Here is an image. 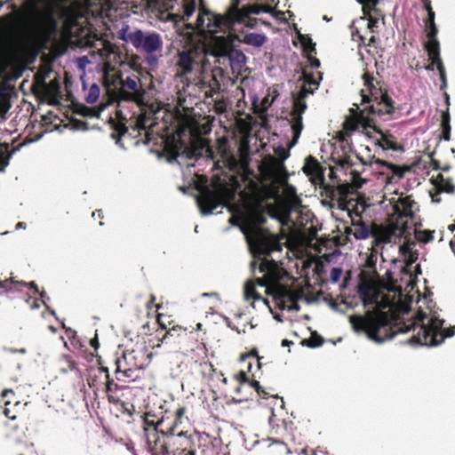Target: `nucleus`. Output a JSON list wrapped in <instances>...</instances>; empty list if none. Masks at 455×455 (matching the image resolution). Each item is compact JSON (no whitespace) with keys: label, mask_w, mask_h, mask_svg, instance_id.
Here are the masks:
<instances>
[{"label":"nucleus","mask_w":455,"mask_h":455,"mask_svg":"<svg viewBox=\"0 0 455 455\" xmlns=\"http://www.w3.org/2000/svg\"><path fill=\"white\" fill-rule=\"evenodd\" d=\"M442 139L448 141L451 139V126H442Z\"/></svg>","instance_id":"4c0bfd02"},{"label":"nucleus","mask_w":455,"mask_h":455,"mask_svg":"<svg viewBox=\"0 0 455 455\" xmlns=\"http://www.w3.org/2000/svg\"><path fill=\"white\" fill-rule=\"evenodd\" d=\"M426 10L427 11V13L430 12H433L430 4H427L426 5Z\"/></svg>","instance_id":"69168bd1"},{"label":"nucleus","mask_w":455,"mask_h":455,"mask_svg":"<svg viewBox=\"0 0 455 455\" xmlns=\"http://www.w3.org/2000/svg\"><path fill=\"white\" fill-rule=\"evenodd\" d=\"M385 179L387 184L392 182L393 177L389 176L388 174H385Z\"/></svg>","instance_id":"6e6d98bb"},{"label":"nucleus","mask_w":455,"mask_h":455,"mask_svg":"<svg viewBox=\"0 0 455 455\" xmlns=\"http://www.w3.org/2000/svg\"><path fill=\"white\" fill-rule=\"evenodd\" d=\"M332 161L335 163L334 166L331 167V172L334 171H339L343 170L347 173V172L349 170V175L351 176V179L349 181L357 188H360L363 186V184L365 182V180L361 178L360 174L355 172V171L350 169L348 161L345 157H336L334 156H331Z\"/></svg>","instance_id":"dca6fc26"},{"label":"nucleus","mask_w":455,"mask_h":455,"mask_svg":"<svg viewBox=\"0 0 455 455\" xmlns=\"http://www.w3.org/2000/svg\"><path fill=\"white\" fill-rule=\"evenodd\" d=\"M249 141L246 138H243L239 143L238 153L240 164L243 168L247 167L249 163Z\"/></svg>","instance_id":"5701e85b"},{"label":"nucleus","mask_w":455,"mask_h":455,"mask_svg":"<svg viewBox=\"0 0 455 455\" xmlns=\"http://www.w3.org/2000/svg\"><path fill=\"white\" fill-rule=\"evenodd\" d=\"M376 256L374 254H371V256L368 258L367 259V266L369 267H371V264L373 262V259L375 258Z\"/></svg>","instance_id":"09e8293b"},{"label":"nucleus","mask_w":455,"mask_h":455,"mask_svg":"<svg viewBox=\"0 0 455 455\" xmlns=\"http://www.w3.org/2000/svg\"><path fill=\"white\" fill-rule=\"evenodd\" d=\"M10 394H12V389H5L4 392H3V396L4 397H6L8 395Z\"/></svg>","instance_id":"4d7b16f0"},{"label":"nucleus","mask_w":455,"mask_h":455,"mask_svg":"<svg viewBox=\"0 0 455 455\" xmlns=\"http://www.w3.org/2000/svg\"><path fill=\"white\" fill-rule=\"evenodd\" d=\"M434 66L436 67V68L439 72L440 79L442 81L441 88L444 89L447 86V78H446V74H445V70H444L443 62H438L437 64H435Z\"/></svg>","instance_id":"7c9ffc66"},{"label":"nucleus","mask_w":455,"mask_h":455,"mask_svg":"<svg viewBox=\"0 0 455 455\" xmlns=\"http://www.w3.org/2000/svg\"><path fill=\"white\" fill-rule=\"evenodd\" d=\"M259 272L264 274V278H258L255 281H249L244 286L245 299H253L254 301H262L266 306L267 301L255 291L257 286L266 287L267 293L272 295L278 306L288 311H299V306L298 299L300 297L299 292L292 291L278 283L282 277L283 269L274 260L267 259H261L259 263Z\"/></svg>","instance_id":"39448f33"},{"label":"nucleus","mask_w":455,"mask_h":455,"mask_svg":"<svg viewBox=\"0 0 455 455\" xmlns=\"http://www.w3.org/2000/svg\"><path fill=\"white\" fill-rule=\"evenodd\" d=\"M426 21H435V12H428V18Z\"/></svg>","instance_id":"603ef678"},{"label":"nucleus","mask_w":455,"mask_h":455,"mask_svg":"<svg viewBox=\"0 0 455 455\" xmlns=\"http://www.w3.org/2000/svg\"><path fill=\"white\" fill-rule=\"evenodd\" d=\"M275 17L277 20H286V18L284 17V12H275Z\"/></svg>","instance_id":"a18cd8bd"},{"label":"nucleus","mask_w":455,"mask_h":455,"mask_svg":"<svg viewBox=\"0 0 455 455\" xmlns=\"http://www.w3.org/2000/svg\"><path fill=\"white\" fill-rule=\"evenodd\" d=\"M323 339L315 332L312 333L309 339H303L301 344L309 347H317L323 345Z\"/></svg>","instance_id":"cd10ccee"},{"label":"nucleus","mask_w":455,"mask_h":455,"mask_svg":"<svg viewBox=\"0 0 455 455\" xmlns=\"http://www.w3.org/2000/svg\"><path fill=\"white\" fill-rule=\"evenodd\" d=\"M100 97V88L96 84H93L88 92V94L85 97V100L87 103L92 104L95 103Z\"/></svg>","instance_id":"c85d7f7f"},{"label":"nucleus","mask_w":455,"mask_h":455,"mask_svg":"<svg viewBox=\"0 0 455 455\" xmlns=\"http://www.w3.org/2000/svg\"><path fill=\"white\" fill-rule=\"evenodd\" d=\"M424 46L427 52L432 66L438 62H442L440 58V44L436 37L428 38Z\"/></svg>","instance_id":"412c9836"},{"label":"nucleus","mask_w":455,"mask_h":455,"mask_svg":"<svg viewBox=\"0 0 455 455\" xmlns=\"http://www.w3.org/2000/svg\"><path fill=\"white\" fill-rule=\"evenodd\" d=\"M148 62L149 64H155V63H156V58H149V59L148 60Z\"/></svg>","instance_id":"e2e57ef3"},{"label":"nucleus","mask_w":455,"mask_h":455,"mask_svg":"<svg viewBox=\"0 0 455 455\" xmlns=\"http://www.w3.org/2000/svg\"><path fill=\"white\" fill-rule=\"evenodd\" d=\"M90 61L86 56L81 57L77 60V65L80 68H84Z\"/></svg>","instance_id":"58836bf2"},{"label":"nucleus","mask_w":455,"mask_h":455,"mask_svg":"<svg viewBox=\"0 0 455 455\" xmlns=\"http://www.w3.org/2000/svg\"><path fill=\"white\" fill-rule=\"evenodd\" d=\"M235 192L223 185L213 189L204 188L197 197V204L203 215L211 214L218 206L228 204L234 199Z\"/></svg>","instance_id":"9d476101"},{"label":"nucleus","mask_w":455,"mask_h":455,"mask_svg":"<svg viewBox=\"0 0 455 455\" xmlns=\"http://www.w3.org/2000/svg\"><path fill=\"white\" fill-rule=\"evenodd\" d=\"M0 164L3 165L2 168H0V171H4V169L8 165V159L0 158Z\"/></svg>","instance_id":"c03bdc74"},{"label":"nucleus","mask_w":455,"mask_h":455,"mask_svg":"<svg viewBox=\"0 0 455 455\" xmlns=\"http://www.w3.org/2000/svg\"><path fill=\"white\" fill-rule=\"evenodd\" d=\"M10 104L8 103L7 99L0 94V115H4L10 109Z\"/></svg>","instance_id":"f704fd0d"},{"label":"nucleus","mask_w":455,"mask_h":455,"mask_svg":"<svg viewBox=\"0 0 455 455\" xmlns=\"http://www.w3.org/2000/svg\"><path fill=\"white\" fill-rule=\"evenodd\" d=\"M97 52L102 61L103 72L106 76H110V73L115 69V66L122 62L116 47L109 43H102L101 48L98 49Z\"/></svg>","instance_id":"4468645a"},{"label":"nucleus","mask_w":455,"mask_h":455,"mask_svg":"<svg viewBox=\"0 0 455 455\" xmlns=\"http://www.w3.org/2000/svg\"><path fill=\"white\" fill-rule=\"evenodd\" d=\"M10 401H6L5 402V408H4V415L9 418L10 419H16V415L14 413L12 412V409L9 408V405H10Z\"/></svg>","instance_id":"c9c22d12"},{"label":"nucleus","mask_w":455,"mask_h":455,"mask_svg":"<svg viewBox=\"0 0 455 455\" xmlns=\"http://www.w3.org/2000/svg\"><path fill=\"white\" fill-rule=\"evenodd\" d=\"M371 164L375 169H379L380 167H386V168L389 169L392 172V173L396 174L399 178L403 176V172L399 171L398 167H396L391 164H387L385 161L376 159L373 162H371Z\"/></svg>","instance_id":"a878e982"},{"label":"nucleus","mask_w":455,"mask_h":455,"mask_svg":"<svg viewBox=\"0 0 455 455\" xmlns=\"http://www.w3.org/2000/svg\"><path fill=\"white\" fill-rule=\"evenodd\" d=\"M203 297H215L217 298V295L215 293H203Z\"/></svg>","instance_id":"052dcab7"},{"label":"nucleus","mask_w":455,"mask_h":455,"mask_svg":"<svg viewBox=\"0 0 455 455\" xmlns=\"http://www.w3.org/2000/svg\"><path fill=\"white\" fill-rule=\"evenodd\" d=\"M434 231L430 230H415L414 237L415 239L423 243H427L434 239Z\"/></svg>","instance_id":"bb28decb"},{"label":"nucleus","mask_w":455,"mask_h":455,"mask_svg":"<svg viewBox=\"0 0 455 455\" xmlns=\"http://www.w3.org/2000/svg\"><path fill=\"white\" fill-rule=\"evenodd\" d=\"M301 454L307 455V448L302 449L301 450Z\"/></svg>","instance_id":"774afa93"},{"label":"nucleus","mask_w":455,"mask_h":455,"mask_svg":"<svg viewBox=\"0 0 455 455\" xmlns=\"http://www.w3.org/2000/svg\"><path fill=\"white\" fill-rule=\"evenodd\" d=\"M267 39L264 34L248 33L243 36L241 41L247 45L259 48L267 42Z\"/></svg>","instance_id":"4be33fe9"},{"label":"nucleus","mask_w":455,"mask_h":455,"mask_svg":"<svg viewBox=\"0 0 455 455\" xmlns=\"http://www.w3.org/2000/svg\"><path fill=\"white\" fill-rule=\"evenodd\" d=\"M7 150H8V145L7 144H3V145L0 146V153L1 154H4Z\"/></svg>","instance_id":"3c124183"},{"label":"nucleus","mask_w":455,"mask_h":455,"mask_svg":"<svg viewBox=\"0 0 455 455\" xmlns=\"http://www.w3.org/2000/svg\"><path fill=\"white\" fill-rule=\"evenodd\" d=\"M185 411H186V410H185V408H183V407H182V408H180V409L177 411V412H176L177 417H178V418H181V417L184 415Z\"/></svg>","instance_id":"49530a36"},{"label":"nucleus","mask_w":455,"mask_h":455,"mask_svg":"<svg viewBox=\"0 0 455 455\" xmlns=\"http://www.w3.org/2000/svg\"><path fill=\"white\" fill-rule=\"evenodd\" d=\"M414 285V279L412 278L411 275H409V280L407 281V286H411V288Z\"/></svg>","instance_id":"8fccbe9b"},{"label":"nucleus","mask_w":455,"mask_h":455,"mask_svg":"<svg viewBox=\"0 0 455 455\" xmlns=\"http://www.w3.org/2000/svg\"><path fill=\"white\" fill-rule=\"evenodd\" d=\"M251 386L252 387H254V388H255V390L259 394L261 387H260V385H259V381H253V382H251Z\"/></svg>","instance_id":"37998d69"},{"label":"nucleus","mask_w":455,"mask_h":455,"mask_svg":"<svg viewBox=\"0 0 455 455\" xmlns=\"http://www.w3.org/2000/svg\"><path fill=\"white\" fill-rule=\"evenodd\" d=\"M23 287L33 289L35 292H37V287L34 282H16L12 278L5 279L4 281H0V293L10 292L12 291H21Z\"/></svg>","instance_id":"aec40b11"},{"label":"nucleus","mask_w":455,"mask_h":455,"mask_svg":"<svg viewBox=\"0 0 455 455\" xmlns=\"http://www.w3.org/2000/svg\"><path fill=\"white\" fill-rule=\"evenodd\" d=\"M441 126H451L450 125V113L449 109L443 113Z\"/></svg>","instance_id":"e433bc0d"},{"label":"nucleus","mask_w":455,"mask_h":455,"mask_svg":"<svg viewBox=\"0 0 455 455\" xmlns=\"http://www.w3.org/2000/svg\"><path fill=\"white\" fill-rule=\"evenodd\" d=\"M16 58L15 46L11 42L0 43V74L13 64Z\"/></svg>","instance_id":"f3484780"},{"label":"nucleus","mask_w":455,"mask_h":455,"mask_svg":"<svg viewBox=\"0 0 455 455\" xmlns=\"http://www.w3.org/2000/svg\"><path fill=\"white\" fill-rule=\"evenodd\" d=\"M136 125H137V127H138V128H140V129L144 127V126H143V124H142V118H141V117L138 118V120H137V124H136Z\"/></svg>","instance_id":"5fc2aeb1"},{"label":"nucleus","mask_w":455,"mask_h":455,"mask_svg":"<svg viewBox=\"0 0 455 455\" xmlns=\"http://www.w3.org/2000/svg\"><path fill=\"white\" fill-rule=\"evenodd\" d=\"M360 3L363 4L364 13H367L376 5L378 0H360Z\"/></svg>","instance_id":"72a5a7b5"},{"label":"nucleus","mask_w":455,"mask_h":455,"mask_svg":"<svg viewBox=\"0 0 455 455\" xmlns=\"http://www.w3.org/2000/svg\"><path fill=\"white\" fill-rule=\"evenodd\" d=\"M320 79L321 76L319 73H317L315 76L314 75H308L307 73H304L303 75V84H301L299 96L294 100L293 110L291 114L290 123L292 133L291 141L288 144V148L279 146L275 149V154L278 157L275 158L277 161H280L283 164V161L290 156L289 149L297 144L303 129L302 114L307 108V104L305 103L304 99L307 96L313 94V92L318 88Z\"/></svg>","instance_id":"0eeeda50"},{"label":"nucleus","mask_w":455,"mask_h":455,"mask_svg":"<svg viewBox=\"0 0 455 455\" xmlns=\"http://www.w3.org/2000/svg\"><path fill=\"white\" fill-rule=\"evenodd\" d=\"M161 316H162V315H157V321H158V323L161 324L162 328H164H164H165V326H164V324H162V323H161Z\"/></svg>","instance_id":"0e129e2a"},{"label":"nucleus","mask_w":455,"mask_h":455,"mask_svg":"<svg viewBox=\"0 0 455 455\" xmlns=\"http://www.w3.org/2000/svg\"><path fill=\"white\" fill-rule=\"evenodd\" d=\"M425 31L427 38L436 37L438 30L435 21H425Z\"/></svg>","instance_id":"c756f323"},{"label":"nucleus","mask_w":455,"mask_h":455,"mask_svg":"<svg viewBox=\"0 0 455 455\" xmlns=\"http://www.w3.org/2000/svg\"><path fill=\"white\" fill-rule=\"evenodd\" d=\"M303 172L310 178V180L315 185H319L323 182V172L318 163L312 157L307 158L303 166Z\"/></svg>","instance_id":"6ab92c4d"},{"label":"nucleus","mask_w":455,"mask_h":455,"mask_svg":"<svg viewBox=\"0 0 455 455\" xmlns=\"http://www.w3.org/2000/svg\"><path fill=\"white\" fill-rule=\"evenodd\" d=\"M363 80L364 88L361 90L362 103L372 102L370 106L371 114H391L393 107L387 94L376 88L367 75L363 76Z\"/></svg>","instance_id":"9b49d317"},{"label":"nucleus","mask_w":455,"mask_h":455,"mask_svg":"<svg viewBox=\"0 0 455 455\" xmlns=\"http://www.w3.org/2000/svg\"><path fill=\"white\" fill-rule=\"evenodd\" d=\"M56 4L48 2L44 8H32L27 14V23L32 36L42 43L47 42L57 29L54 17Z\"/></svg>","instance_id":"6e6552de"},{"label":"nucleus","mask_w":455,"mask_h":455,"mask_svg":"<svg viewBox=\"0 0 455 455\" xmlns=\"http://www.w3.org/2000/svg\"><path fill=\"white\" fill-rule=\"evenodd\" d=\"M195 11L196 0H182L181 20L187 28L190 29L187 32L189 36V45L179 52L176 64V76L181 79L183 89L191 83L204 84L212 76V68L207 58L211 35L206 34L205 36L196 28V21H189Z\"/></svg>","instance_id":"20e7f679"},{"label":"nucleus","mask_w":455,"mask_h":455,"mask_svg":"<svg viewBox=\"0 0 455 455\" xmlns=\"http://www.w3.org/2000/svg\"><path fill=\"white\" fill-rule=\"evenodd\" d=\"M274 99H272L270 101L268 100V97H265L262 100V105L264 108H267L268 106L271 105V103L273 102Z\"/></svg>","instance_id":"79ce46f5"},{"label":"nucleus","mask_w":455,"mask_h":455,"mask_svg":"<svg viewBox=\"0 0 455 455\" xmlns=\"http://www.w3.org/2000/svg\"><path fill=\"white\" fill-rule=\"evenodd\" d=\"M140 29H136L133 32L130 31V27L128 24H124V26L118 30L117 36L120 40L124 41L127 44H132L134 36L140 33Z\"/></svg>","instance_id":"b1692460"},{"label":"nucleus","mask_w":455,"mask_h":455,"mask_svg":"<svg viewBox=\"0 0 455 455\" xmlns=\"http://www.w3.org/2000/svg\"><path fill=\"white\" fill-rule=\"evenodd\" d=\"M163 42L157 33H143L141 30L139 35L134 36L132 46L139 51L147 53H154L162 49Z\"/></svg>","instance_id":"ddd939ff"},{"label":"nucleus","mask_w":455,"mask_h":455,"mask_svg":"<svg viewBox=\"0 0 455 455\" xmlns=\"http://www.w3.org/2000/svg\"><path fill=\"white\" fill-rule=\"evenodd\" d=\"M444 98H445V103L447 106H450V96L447 92L444 93Z\"/></svg>","instance_id":"13d9d810"},{"label":"nucleus","mask_w":455,"mask_h":455,"mask_svg":"<svg viewBox=\"0 0 455 455\" xmlns=\"http://www.w3.org/2000/svg\"><path fill=\"white\" fill-rule=\"evenodd\" d=\"M377 23V20H372L371 18H367L365 16L354 20L351 26L353 40H358L363 43L365 41L366 34L368 32L372 33Z\"/></svg>","instance_id":"2eb2a0df"},{"label":"nucleus","mask_w":455,"mask_h":455,"mask_svg":"<svg viewBox=\"0 0 455 455\" xmlns=\"http://www.w3.org/2000/svg\"><path fill=\"white\" fill-rule=\"evenodd\" d=\"M2 28L4 30H10L13 25V18L12 14H8L1 19Z\"/></svg>","instance_id":"2f4dec72"},{"label":"nucleus","mask_w":455,"mask_h":455,"mask_svg":"<svg viewBox=\"0 0 455 455\" xmlns=\"http://www.w3.org/2000/svg\"><path fill=\"white\" fill-rule=\"evenodd\" d=\"M417 243L414 241H405L399 246V251L403 260L406 262V271H411L409 267L414 263L419 257Z\"/></svg>","instance_id":"a211bd4d"},{"label":"nucleus","mask_w":455,"mask_h":455,"mask_svg":"<svg viewBox=\"0 0 455 455\" xmlns=\"http://www.w3.org/2000/svg\"><path fill=\"white\" fill-rule=\"evenodd\" d=\"M384 200L392 205L393 213L387 225L377 228L376 240L381 243H396L411 227L419 206L410 196H403L396 191L389 196L385 195Z\"/></svg>","instance_id":"423d86ee"},{"label":"nucleus","mask_w":455,"mask_h":455,"mask_svg":"<svg viewBox=\"0 0 455 455\" xmlns=\"http://www.w3.org/2000/svg\"><path fill=\"white\" fill-rule=\"evenodd\" d=\"M140 79L138 76H127L125 79H121V98L124 100L134 101L137 104L143 102L144 90L139 87Z\"/></svg>","instance_id":"f8f14e48"},{"label":"nucleus","mask_w":455,"mask_h":455,"mask_svg":"<svg viewBox=\"0 0 455 455\" xmlns=\"http://www.w3.org/2000/svg\"><path fill=\"white\" fill-rule=\"evenodd\" d=\"M196 331H201L202 330V323H198L196 324Z\"/></svg>","instance_id":"338daca9"},{"label":"nucleus","mask_w":455,"mask_h":455,"mask_svg":"<svg viewBox=\"0 0 455 455\" xmlns=\"http://www.w3.org/2000/svg\"><path fill=\"white\" fill-rule=\"evenodd\" d=\"M442 190L448 192V193H451L454 191V186L451 185V184H447L445 187H442Z\"/></svg>","instance_id":"a19ab883"},{"label":"nucleus","mask_w":455,"mask_h":455,"mask_svg":"<svg viewBox=\"0 0 455 455\" xmlns=\"http://www.w3.org/2000/svg\"><path fill=\"white\" fill-rule=\"evenodd\" d=\"M366 109L367 108H364L361 110V115L356 118L354 129L374 140L375 143L383 150H400L401 147L397 145L390 133L383 132L373 124L369 114H365Z\"/></svg>","instance_id":"1a4fd4ad"},{"label":"nucleus","mask_w":455,"mask_h":455,"mask_svg":"<svg viewBox=\"0 0 455 455\" xmlns=\"http://www.w3.org/2000/svg\"><path fill=\"white\" fill-rule=\"evenodd\" d=\"M278 0H232L224 15H215L209 11L200 10L196 20V28L202 34L211 35L209 48L215 58L216 66L212 68V79L222 76L223 67L229 65L234 73H239L245 66L246 57L232 49L235 35L233 28L236 24H244L253 28L251 14L272 13Z\"/></svg>","instance_id":"7ed1b4c3"},{"label":"nucleus","mask_w":455,"mask_h":455,"mask_svg":"<svg viewBox=\"0 0 455 455\" xmlns=\"http://www.w3.org/2000/svg\"><path fill=\"white\" fill-rule=\"evenodd\" d=\"M20 228H26V224L24 222H19L17 223L16 225V229H20Z\"/></svg>","instance_id":"864d4df0"},{"label":"nucleus","mask_w":455,"mask_h":455,"mask_svg":"<svg viewBox=\"0 0 455 455\" xmlns=\"http://www.w3.org/2000/svg\"><path fill=\"white\" fill-rule=\"evenodd\" d=\"M350 232L355 236V238L358 240L366 239L370 235L367 225L361 222L353 224L352 228H350Z\"/></svg>","instance_id":"393cba45"},{"label":"nucleus","mask_w":455,"mask_h":455,"mask_svg":"<svg viewBox=\"0 0 455 455\" xmlns=\"http://www.w3.org/2000/svg\"><path fill=\"white\" fill-rule=\"evenodd\" d=\"M358 293L364 306L375 305L373 311L364 316L350 315L349 323L355 331H363L376 343L393 339L399 332H414L410 343L434 347L445 338L451 337L455 330L443 328V320L436 312L419 310L414 319L404 327H392L390 321L408 312L406 306L398 305L395 293L382 285L374 271H363L360 275Z\"/></svg>","instance_id":"f03ea898"},{"label":"nucleus","mask_w":455,"mask_h":455,"mask_svg":"<svg viewBox=\"0 0 455 455\" xmlns=\"http://www.w3.org/2000/svg\"><path fill=\"white\" fill-rule=\"evenodd\" d=\"M236 379L241 382V383H244V382H247L248 381V378H247V375L245 373V371H241L236 376H235Z\"/></svg>","instance_id":"ea45409f"},{"label":"nucleus","mask_w":455,"mask_h":455,"mask_svg":"<svg viewBox=\"0 0 455 455\" xmlns=\"http://www.w3.org/2000/svg\"><path fill=\"white\" fill-rule=\"evenodd\" d=\"M343 274L341 267H333L330 273V278L332 283H337Z\"/></svg>","instance_id":"473e14b6"},{"label":"nucleus","mask_w":455,"mask_h":455,"mask_svg":"<svg viewBox=\"0 0 455 455\" xmlns=\"http://www.w3.org/2000/svg\"><path fill=\"white\" fill-rule=\"evenodd\" d=\"M178 329H180V327H173L172 329L169 330L165 335H164V338H166L167 336H172V332L177 331Z\"/></svg>","instance_id":"de8ad7c7"},{"label":"nucleus","mask_w":455,"mask_h":455,"mask_svg":"<svg viewBox=\"0 0 455 455\" xmlns=\"http://www.w3.org/2000/svg\"><path fill=\"white\" fill-rule=\"evenodd\" d=\"M312 66L315 67V68H318L320 66V62L318 60H314L312 61Z\"/></svg>","instance_id":"bf43d9fd"},{"label":"nucleus","mask_w":455,"mask_h":455,"mask_svg":"<svg viewBox=\"0 0 455 455\" xmlns=\"http://www.w3.org/2000/svg\"><path fill=\"white\" fill-rule=\"evenodd\" d=\"M91 345L92 347H94L95 348H97L98 341L96 340V339H93L91 340Z\"/></svg>","instance_id":"680f3d73"},{"label":"nucleus","mask_w":455,"mask_h":455,"mask_svg":"<svg viewBox=\"0 0 455 455\" xmlns=\"http://www.w3.org/2000/svg\"><path fill=\"white\" fill-rule=\"evenodd\" d=\"M259 181L251 180L240 193V204L233 205L231 224L239 225L253 254H267L282 250L277 238L261 228L266 213L283 226L290 227L291 209L299 203L296 188L287 182L284 164L275 156L264 157Z\"/></svg>","instance_id":"f257e3e1"}]
</instances>
